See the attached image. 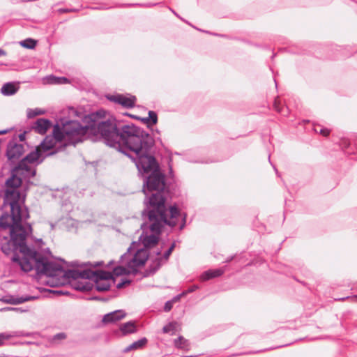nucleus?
Returning <instances> with one entry per match:
<instances>
[{"mask_svg":"<svg viewBox=\"0 0 357 357\" xmlns=\"http://www.w3.org/2000/svg\"><path fill=\"white\" fill-rule=\"evenodd\" d=\"M100 112L93 113L86 119L88 124L82 126L77 121H68L63 123L62 127L54 126V137H48L43 145L51 147L53 141L65 139L66 145L75 146L82 142L87 133L99 134L107 144L118 149L125 155L137 153L145 150L151 144V135L139 127L131 125L119 126L116 120L96 119Z\"/></svg>","mask_w":357,"mask_h":357,"instance_id":"1","label":"nucleus"},{"mask_svg":"<svg viewBox=\"0 0 357 357\" xmlns=\"http://www.w3.org/2000/svg\"><path fill=\"white\" fill-rule=\"evenodd\" d=\"M154 144L151 137V144L146 147L145 150L139 151L137 153L128 155V157L135 163L139 172L143 174V192L146 196L144 203L146 206L142 212L145 214L146 211H158L160 220L166 222L164 212L168 213L165 205L167 196L169 194V188L167 185L165 176L162 174L155 158L149 155V151Z\"/></svg>","mask_w":357,"mask_h":357,"instance_id":"2","label":"nucleus"},{"mask_svg":"<svg viewBox=\"0 0 357 357\" xmlns=\"http://www.w3.org/2000/svg\"><path fill=\"white\" fill-rule=\"evenodd\" d=\"M1 249L6 255H12L11 260L16 262L24 272L33 269L38 274L49 277L63 275V268L60 264L50 261L34 249L27 246L26 238H22L14 243H8V236L0 234Z\"/></svg>","mask_w":357,"mask_h":357,"instance_id":"3","label":"nucleus"},{"mask_svg":"<svg viewBox=\"0 0 357 357\" xmlns=\"http://www.w3.org/2000/svg\"><path fill=\"white\" fill-rule=\"evenodd\" d=\"M20 198L21 194L18 190H6L4 204L10 206V215L5 213L0 216V229L2 231L9 229L8 243L26 238L32 232L31 225L22 222L29 218V215L26 208H21L19 203Z\"/></svg>","mask_w":357,"mask_h":357,"instance_id":"4","label":"nucleus"},{"mask_svg":"<svg viewBox=\"0 0 357 357\" xmlns=\"http://www.w3.org/2000/svg\"><path fill=\"white\" fill-rule=\"evenodd\" d=\"M144 215H147L151 222L149 229L152 232V234L149 235L142 234L140 236V240L146 248L153 247L158 243L159 239L158 236L165 225L174 227L177 225L179 219L181 218V211L176 206H169L168 213L164 212V216L167 220L166 222L160 220V216L158 211L153 210L146 211Z\"/></svg>","mask_w":357,"mask_h":357,"instance_id":"5","label":"nucleus"},{"mask_svg":"<svg viewBox=\"0 0 357 357\" xmlns=\"http://www.w3.org/2000/svg\"><path fill=\"white\" fill-rule=\"evenodd\" d=\"M48 137H54V128L53 129V135L46 136V137L43 139V141L40 143V146L37 147L35 151L29 153L25 158H24L19 163L18 165L20 169H22V170H25L26 175L29 177H33L36 174V171L35 169L31 168L29 164H31L33 162H37V164L41 163L44 159L49 155H52L56 153V151H51L50 153H45L47 151H50L53 149L57 144H61L63 146H68V145H66L65 139H62L61 140L55 139L53 141V143L50 148H47L46 146L48 144L43 145L46 139Z\"/></svg>","mask_w":357,"mask_h":357,"instance_id":"6","label":"nucleus"},{"mask_svg":"<svg viewBox=\"0 0 357 357\" xmlns=\"http://www.w3.org/2000/svg\"><path fill=\"white\" fill-rule=\"evenodd\" d=\"M95 275L89 280L95 282L96 289L98 291H105L109 289L111 283L114 282L112 274L105 271H93Z\"/></svg>","mask_w":357,"mask_h":357,"instance_id":"7","label":"nucleus"},{"mask_svg":"<svg viewBox=\"0 0 357 357\" xmlns=\"http://www.w3.org/2000/svg\"><path fill=\"white\" fill-rule=\"evenodd\" d=\"M21 176L24 178H31L26 175L25 170L20 169L19 166L15 167L12 171L11 176L6 182V189L18 190V188L22 183V178L20 177Z\"/></svg>","mask_w":357,"mask_h":357,"instance_id":"8","label":"nucleus"},{"mask_svg":"<svg viewBox=\"0 0 357 357\" xmlns=\"http://www.w3.org/2000/svg\"><path fill=\"white\" fill-rule=\"evenodd\" d=\"M24 152V147L22 144H17L11 141L8 144L6 156L11 163L17 162Z\"/></svg>","mask_w":357,"mask_h":357,"instance_id":"9","label":"nucleus"},{"mask_svg":"<svg viewBox=\"0 0 357 357\" xmlns=\"http://www.w3.org/2000/svg\"><path fill=\"white\" fill-rule=\"evenodd\" d=\"M107 99L112 102L118 103L126 108H132L135 106L136 98L134 96H126L121 94L109 95Z\"/></svg>","mask_w":357,"mask_h":357,"instance_id":"10","label":"nucleus"},{"mask_svg":"<svg viewBox=\"0 0 357 357\" xmlns=\"http://www.w3.org/2000/svg\"><path fill=\"white\" fill-rule=\"evenodd\" d=\"M148 259V255L146 250H139L134 255L132 258L128 262V267L135 270L137 268L143 266Z\"/></svg>","mask_w":357,"mask_h":357,"instance_id":"11","label":"nucleus"},{"mask_svg":"<svg viewBox=\"0 0 357 357\" xmlns=\"http://www.w3.org/2000/svg\"><path fill=\"white\" fill-rule=\"evenodd\" d=\"M94 275L95 273H93V271H91V269H85L83 271L68 270L66 271L63 270V276L74 280H77L79 278L89 279L90 278H93Z\"/></svg>","mask_w":357,"mask_h":357,"instance_id":"12","label":"nucleus"},{"mask_svg":"<svg viewBox=\"0 0 357 357\" xmlns=\"http://www.w3.org/2000/svg\"><path fill=\"white\" fill-rule=\"evenodd\" d=\"M51 122L46 119H38L32 125L31 128L37 133L44 135L50 128Z\"/></svg>","mask_w":357,"mask_h":357,"instance_id":"13","label":"nucleus"},{"mask_svg":"<svg viewBox=\"0 0 357 357\" xmlns=\"http://www.w3.org/2000/svg\"><path fill=\"white\" fill-rule=\"evenodd\" d=\"M126 314L123 310H115L104 315L102 321L104 324L114 323L126 317Z\"/></svg>","mask_w":357,"mask_h":357,"instance_id":"14","label":"nucleus"},{"mask_svg":"<svg viewBox=\"0 0 357 357\" xmlns=\"http://www.w3.org/2000/svg\"><path fill=\"white\" fill-rule=\"evenodd\" d=\"M38 296H9L4 298V301L7 303L17 305L21 304L26 301H32L38 298Z\"/></svg>","mask_w":357,"mask_h":357,"instance_id":"15","label":"nucleus"},{"mask_svg":"<svg viewBox=\"0 0 357 357\" xmlns=\"http://www.w3.org/2000/svg\"><path fill=\"white\" fill-rule=\"evenodd\" d=\"M225 273L224 268H218L215 270H208L204 272L200 276V280L206 281L211 278L219 277Z\"/></svg>","mask_w":357,"mask_h":357,"instance_id":"16","label":"nucleus"},{"mask_svg":"<svg viewBox=\"0 0 357 357\" xmlns=\"http://www.w3.org/2000/svg\"><path fill=\"white\" fill-rule=\"evenodd\" d=\"M19 89V86L15 85L14 83L8 82L4 84L1 89V93L6 96H13L15 94Z\"/></svg>","mask_w":357,"mask_h":357,"instance_id":"17","label":"nucleus"},{"mask_svg":"<svg viewBox=\"0 0 357 357\" xmlns=\"http://www.w3.org/2000/svg\"><path fill=\"white\" fill-rule=\"evenodd\" d=\"M148 340L146 337H142L140 340L132 342L123 349L124 353L129 352L132 350H137L143 348L147 343Z\"/></svg>","mask_w":357,"mask_h":357,"instance_id":"18","label":"nucleus"},{"mask_svg":"<svg viewBox=\"0 0 357 357\" xmlns=\"http://www.w3.org/2000/svg\"><path fill=\"white\" fill-rule=\"evenodd\" d=\"M120 330L123 335L135 333L136 331L135 322L128 321L123 324L120 327Z\"/></svg>","mask_w":357,"mask_h":357,"instance_id":"19","label":"nucleus"},{"mask_svg":"<svg viewBox=\"0 0 357 357\" xmlns=\"http://www.w3.org/2000/svg\"><path fill=\"white\" fill-rule=\"evenodd\" d=\"M49 84H64L68 82L67 78L64 77H56L51 75L47 77Z\"/></svg>","mask_w":357,"mask_h":357,"instance_id":"20","label":"nucleus"},{"mask_svg":"<svg viewBox=\"0 0 357 357\" xmlns=\"http://www.w3.org/2000/svg\"><path fill=\"white\" fill-rule=\"evenodd\" d=\"M174 345L181 349H188L189 347V344L187 340H185L183 337L179 336L177 339L174 340Z\"/></svg>","mask_w":357,"mask_h":357,"instance_id":"21","label":"nucleus"},{"mask_svg":"<svg viewBox=\"0 0 357 357\" xmlns=\"http://www.w3.org/2000/svg\"><path fill=\"white\" fill-rule=\"evenodd\" d=\"M176 322H171L162 328V331L164 333L174 332L176 329Z\"/></svg>","mask_w":357,"mask_h":357,"instance_id":"22","label":"nucleus"},{"mask_svg":"<svg viewBox=\"0 0 357 357\" xmlns=\"http://www.w3.org/2000/svg\"><path fill=\"white\" fill-rule=\"evenodd\" d=\"M22 47H24L28 49H33L36 46V41L32 39H26L20 43Z\"/></svg>","mask_w":357,"mask_h":357,"instance_id":"23","label":"nucleus"},{"mask_svg":"<svg viewBox=\"0 0 357 357\" xmlns=\"http://www.w3.org/2000/svg\"><path fill=\"white\" fill-rule=\"evenodd\" d=\"M43 112L40 109H29L27 111V117L28 118H33L38 115L43 114Z\"/></svg>","mask_w":357,"mask_h":357,"instance_id":"24","label":"nucleus"},{"mask_svg":"<svg viewBox=\"0 0 357 357\" xmlns=\"http://www.w3.org/2000/svg\"><path fill=\"white\" fill-rule=\"evenodd\" d=\"M113 272L114 274L116 275V276L123 275L128 273L127 269L125 267L122 266L116 267L114 269Z\"/></svg>","mask_w":357,"mask_h":357,"instance_id":"25","label":"nucleus"},{"mask_svg":"<svg viewBox=\"0 0 357 357\" xmlns=\"http://www.w3.org/2000/svg\"><path fill=\"white\" fill-rule=\"evenodd\" d=\"M149 123H151L152 125L156 124L158 121L157 114L153 111L149 112Z\"/></svg>","mask_w":357,"mask_h":357,"instance_id":"26","label":"nucleus"},{"mask_svg":"<svg viewBox=\"0 0 357 357\" xmlns=\"http://www.w3.org/2000/svg\"><path fill=\"white\" fill-rule=\"evenodd\" d=\"M13 335L6 333H0V347L3 345L5 342L8 340H9L10 337H12Z\"/></svg>","mask_w":357,"mask_h":357,"instance_id":"27","label":"nucleus"},{"mask_svg":"<svg viewBox=\"0 0 357 357\" xmlns=\"http://www.w3.org/2000/svg\"><path fill=\"white\" fill-rule=\"evenodd\" d=\"M314 131L316 132L320 133L321 135H322L324 136H328L330 133V130L328 129H326L324 128H319V127L315 128Z\"/></svg>","mask_w":357,"mask_h":357,"instance_id":"28","label":"nucleus"},{"mask_svg":"<svg viewBox=\"0 0 357 357\" xmlns=\"http://www.w3.org/2000/svg\"><path fill=\"white\" fill-rule=\"evenodd\" d=\"M175 248V243H173L171 246L168 248V250L164 253L163 258L166 260L168 259L169 257L172 254V251Z\"/></svg>","mask_w":357,"mask_h":357,"instance_id":"29","label":"nucleus"},{"mask_svg":"<svg viewBox=\"0 0 357 357\" xmlns=\"http://www.w3.org/2000/svg\"><path fill=\"white\" fill-rule=\"evenodd\" d=\"M130 283V280L127 279H121V282L116 284L117 289H121L124 287L126 285L129 284Z\"/></svg>","mask_w":357,"mask_h":357,"instance_id":"30","label":"nucleus"},{"mask_svg":"<svg viewBox=\"0 0 357 357\" xmlns=\"http://www.w3.org/2000/svg\"><path fill=\"white\" fill-rule=\"evenodd\" d=\"M130 283V280L127 279H121V282L116 284L117 289H121L124 287L126 285L129 284Z\"/></svg>","mask_w":357,"mask_h":357,"instance_id":"31","label":"nucleus"},{"mask_svg":"<svg viewBox=\"0 0 357 357\" xmlns=\"http://www.w3.org/2000/svg\"><path fill=\"white\" fill-rule=\"evenodd\" d=\"M273 107L278 112L282 113L283 112V109L280 107V100L278 98L275 100Z\"/></svg>","mask_w":357,"mask_h":357,"instance_id":"32","label":"nucleus"},{"mask_svg":"<svg viewBox=\"0 0 357 357\" xmlns=\"http://www.w3.org/2000/svg\"><path fill=\"white\" fill-rule=\"evenodd\" d=\"M172 307H173V301H172L171 300L168 301L165 304L164 310L165 312H169L172 310Z\"/></svg>","mask_w":357,"mask_h":357,"instance_id":"33","label":"nucleus"},{"mask_svg":"<svg viewBox=\"0 0 357 357\" xmlns=\"http://www.w3.org/2000/svg\"><path fill=\"white\" fill-rule=\"evenodd\" d=\"M0 310L1 311L13 310V311L20 312H25V310H22L20 307H3V308L1 309Z\"/></svg>","mask_w":357,"mask_h":357,"instance_id":"34","label":"nucleus"},{"mask_svg":"<svg viewBox=\"0 0 357 357\" xmlns=\"http://www.w3.org/2000/svg\"><path fill=\"white\" fill-rule=\"evenodd\" d=\"M187 295V292H182L181 294L174 296L171 301H173V304L178 302L183 296Z\"/></svg>","mask_w":357,"mask_h":357,"instance_id":"35","label":"nucleus"},{"mask_svg":"<svg viewBox=\"0 0 357 357\" xmlns=\"http://www.w3.org/2000/svg\"><path fill=\"white\" fill-rule=\"evenodd\" d=\"M198 289H199V286L197 284H194V285L190 287L186 291H184L183 292H187V294H188L195 291V290H197Z\"/></svg>","mask_w":357,"mask_h":357,"instance_id":"36","label":"nucleus"},{"mask_svg":"<svg viewBox=\"0 0 357 357\" xmlns=\"http://www.w3.org/2000/svg\"><path fill=\"white\" fill-rule=\"evenodd\" d=\"M103 264V261H98V262H96L95 264H92L91 263L89 262L87 264H84V266H92V267H98V266H102Z\"/></svg>","mask_w":357,"mask_h":357,"instance_id":"37","label":"nucleus"},{"mask_svg":"<svg viewBox=\"0 0 357 357\" xmlns=\"http://www.w3.org/2000/svg\"><path fill=\"white\" fill-rule=\"evenodd\" d=\"M345 299H350L352 302H357V295H354L353 296H347L346 298H338L337 300L339 301H344Z\"/></svg>","mask_w":357,"mask_h":357,"instance_id":"38","label":"nucleus"},{"mask_svg":"<svg viewBox=\"0 0 357 357\" xmlns=\"http://www.w3.org/2000/svg\"><path fill=\"white\" fill-rule=\"evenodd\" d=\"M66 338V335L63 333H57L54 335V340H63Z\"/></svg>","mask_w":357,"mask_h":357,"instance_id":"39","label":"nucleus"},{"mask_svg":"<svg viewBox=\"0 0 357 357\" xmlns=\"http://www.w3.org/2000/svg\"><path fill=\"white\" fill-rule=\"evenodd\" d=\"M185 218H186V215L185 214L183 215V217H182V224L180 226V229H183V227H185Z\"/></svg>","mask_w":357,"mask_h":357,"instance_id":"40","label":"nucleus"},{"mask_svg":"<svg viewBox=\"0 0 357 357\" xmlns=\"http://www.w3.org/2000/svg\"><path fill=\"white\" fill-rule=\"evenodd\" d=\"M25 136H26V132H24L23 133H20L18 136L19 137V139L21 141V142H23L25 140Z\"/></svg>","mask_w":357,"mask_h":357,"instance_id":"41","label":"nucleus"},{"mask_svg":"<svg viewBox=\"0 0 357 357\" xmlns=\"http://www.w3.org/2000/svg\"><path fill=\"white\" fill-rule=\"evenodd\" d=\"M77 289H80V290H89L90 287L89 286H82V287H78Z\"/></svg>","mask_w":357,"mask_h":357,"instance_id":"42","label":"nucleus"},{"mask_svg":"<svg viewBox=\"0 0 357 357\" xmlns=\"http://www.w3.org/2000/svg\"><path fill=\"white\" fill-rule=\"evenodd\" d=\"M140 119L142 121H143L145 123H147V124L149 123V117L142 118Z\"/></svg>","mask_w":357,"mask_h":357,"instance_id":"43","label":"nucleus"},{"mask_svg":"<svg viewBox=\"0 0 357 357\" xmlns=\"http://www.w3.org/2000/svg\"><path fill=\"white\" fill-rule=\"evenodd\" d=\"M71 266H79L80 264H79L78 261H73L72 264H71Z\"/></svg>","mask_w":357,"mask_h":357,"instance_id":"44","label":"nucleus"},{"mask_svg":"<svg viewBox=\"0 0 357 357\" xmlns=\"http://www.w3.org/2000/svg\"><path fill=\"white\" fill-rule=\"evenodd\" d=\"M8 132V130H0V135H4L6 134Z\"/></svg>","mask_w":357,"mask_h":357,"instance_id":"45","label":"nucleus"},{"mask_svg":"<svg viewBox=\"0 0 357 357\" xmlns=\"http://www.w3.org/2000/svg\"><path fill=\"white\" fill-rule=\"evenodd\" d=\"M233 259H234V257H233V256H231V257H228V258L227 259V260L225 261V262L228 263V262L231 261Z\"/></svg>","mask_w":357,"mask_h":357,"instance_id":"46","label":"nucleus"},{"mask_svg":"<svg viewBox=\"0 0 357 357\" xmlns=\"http://www.w3.org/2000/svg\"><path fill=\"white\" fill-rule=\"evenodd\" d=\"M4 54H5V52L2 50H0V56L4 55Z\"/></svg>","mask_w":357,"mask_h":357,"instance_id":"47","label":"nucleus"},{"mask_svg":"<svg viewBox=\"0 0 357 357\" xmlns=\"http://www.w3.org/2000/svg\"><path fill=\"white\" fill-rule=\"evenodd\" d=\"M60 11H61V12H67V11H68V10H63V9H61V10H60Z\"/></svg>","mask_w":357,"mask_h":357,"instance_id":"48","label":"nucleus"},{"mask_svg":"<svg viewBox=\"0 0 357 357\" xmlns=\"http://www.w3.org/2000/svg\"><path fill=\"white\" fill-rule=\"evenodd\" d=\"M156 255H160V251L157 252H156Z\"/></svg>","mask_w":357,"mask_h":357,"instance_id":"49","label":"nucleus"},{"mask_svg":"<svg viewBox=\"0 0 357 357\" xmlns=\"http://www.w3.org/2000/svg\"><path fill=\"white\" fill-rule=\"evenodd\" d=\"M274 169H275V171L276 172V174H278V172L277 169H276L275 167H274Z\"/></svg>","mask_w":357,"mask_h":357,"instance_id":"50","label":"nucleus"}]
</instances>
